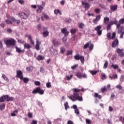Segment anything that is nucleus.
I'll return each instance as SVG.
<instances>
[{"label": "nucleus", "mask_w": 124, "mask_h": 124, "mask_svg": "<svg viewBox=\"0 0 124 124\" xmlns=\"http://www.w3.org/2000/svg\"><path fill=\"white\" fill-rule=\"evenodd\" d=\"M119 121L120 122H122V123L124 124V117H123L122 116L119 117Z\"/></svg>", "instance_id": "nucleus-43"}, {"label": "nucleus", "mask_w": 124, "mask_h": 124, "mask_svg": "<svg viewBox=\"0 0 124 124\" xmlns=\"http://www.w3.org/2000/svg\"><path fill=\"white\" fill-rule=\"evenodd\" d=\"M66 55L67 56H69V55H72V50H68Z\"/></svg>", "instance_id": "nucleus-56"}, {"label": "nucleus", "mask_w": 124, "mask_h": 124, "mask_svg": "<svg viewBox=\"0 0 124 124\" xmlns=\"http://www.w3.org/2000/svg\"><path fill=\"white\" fill-rule=\"evenodd\" d=\"M22 80H23V82L25 84H27L29 82V81H30V79L28 78H22Z\"/></svg>", "instance_id": "nucleus-26"}, {"label": "nucleus", "mask_w": 124, "mask_h": 124, "mask_svg": "<svg viewBox=\"0 0 124 124\" xmlns=\"http://www.w3.org/2000/svg\"><path fill=\"white\" fill-rule=\"evenodd\" d=\"M17 41H18V43H21V44H23V45H24V44H25L26 43V41H25L23 40L18 39Z\"/></svg>", "instance_id": "nucleus-40"}, {"label": "nucleus", "mask_w": 124, "mask_h": 124, "mask_svg": "<svg viewBox=\"0 0 124 124\" xmlns=\"http://www.w3.org/2000/svg\"><path fill=\"white\" fill-rule=\"evenodd\" d=\"M94 97H97L99 99H101L102 98V97L101 95L98 94L97 93H94Z\"/></svg>", "instance_id": "nucleus-32"}, {"label": "nucleus", "mask_w": 124, "mask_h": 124, "mask_svg": "<svg viewBox=\"0 0 124 124\" xmlns=\"http://www.w3.org/2000/svg\"><path fill=\"white\" fill-rule=\"evenodd\" d=\"M90 73L92 75H95L97 73V71H91Z\"/></svg>", "instance_id": "nucleus-52"}, {"label": "nucleus", "mask_w": 124, "mask_h": 124, "mask_svg": "<svg viewBox=\"0 0 124 124\" xmlns=\"http://www.w3.org/2000/svg\"><path fill=\"white\" fill-rule=\"evenodd\" d=\"M28 39L30 40L31 43L32 44V45H34V42L33 40H32V37H31V35H28Z\"/></svg>", "instance_id": "nucleus-23"}, {"label": "nucleus", "mask_w": 124, "mask_h": 124, "mask_svg": "<svg viewBox=\"0 0 124 124\" xmlns=\"http://www.w3.org/2000/svg\"><path fill=\"white\" fill-rule=\"evenodd\" d=\"M36 46H35V48L36 49V50H37V51L40 50V45L41 44V43L40 42H39V40H38V39L36 38Z\"/></svg>", "instance_id": "nucleus-12"}, {"label": "nucleus", "mask_w": 124, "mask_h": 124, "mask_svg": "<svg viewBox=\"0 0 124 124\" xmlns=\"http://www.w3.org/2000/svg\"><path fill=\"white\" fill-rule=\"evenodd\" d=\"M31 124H37V121H36L34 120H33L32 121V122H31Z\"/></svg>", "instance_id": "nucleus-64"}, {"label": "nucleus", "mask_w": 124, "mask_h": 124, "mask_svg": "<svg viewBox=\"0 0 124 124\" xmlns=\"http://www.w3.org/2000/svg\"><path fill=\"white\" fill-rule=\"evenodd\" d=\"M12 21L13 22H15V21H16V19H15V18L13 17H11L10 18L7 19L5 20V22L8 25H10L11 24H12Z\"/></svg>", "instance_id": "nucleus-10"}, {"label": "nucleus", "mask_w": 124, "mask_h": 124, "mask_svg": "<svg viewBox=\"0 0 124 124\" xmlns=\"http://www.w3.org/2000/svg\"><path fill=\"white\" fill-rule=\"evenodd\" d=\"M24 49H30L31 48V45H30V44H27V43H25L24 44Z\"/></svg>", "instance_id": "nucleus-18"}, {"label": "nucleus", "mask_w": 124, "mask_h": 124, "mask_svg": "<svg viewBox=\"0 0 124 124\" xmlns=\"http://www.w3.org/2000/svg\"><path fill=\"white\" fill-rule=\"evenodd\" d=\"M78 27L79 29H84V28H85V24L83 23H78Z\"/></svg>", "instance_id": "nucleus-25"}, {"label": "nucleus", "mask_w": 124, "mask_h": 124, "mask_svg": "<svg viewBox=\"0 0 124 124\" xmlns=\"http://www.w3.org/2000/svg\"><path fill=\"white\" fill-rule=\"evenodd\" d=\"M51 86V83L50 82H48L46 84V88H50Z\"/></svg>", "instance_id": "nucleus-62"}, {"label": "nucleus", "mask_w": 124, "mask_h": 124, "mask_svg": "<svg viewBox=\"0 0 124 124\" xmlns=\"http://www.w3.org/2000/svg\"><path fill=\"white\" fill-rule=\"evenodd\" d=\"M18 114V110L16 109L11 113L12 117H15Z\"/></svg>", "instance_id": "nucleus-27"}, {"label": "nucleus", "mask_w": 124, "mask_h": 124, "mask_svg": "<svg viewBox=\"0 0 124 124\" xmlns=\"http://www.w3.org/2000/svg\"><path fill=\"white\" fill-rule=\"evenodd\" d=\"M30 15L31 11L30 10H25L18 13V16L24 20H27Z\"/></svg>", "instance_id": "nucleus-2"}, {"label": "nucleus", "mask_w": 124, "mask_h": 124, "mask_svg": "<svg viewBox=\"0 0 124 124\" xmlns=\"http://www.w3.org/2000/svg\"><path fill=\"white\" fill-rule=\"evenodd\" d=\"M107 66H108V62L106 61L103 66L104 69H106V68H107Z\"/></svg>", "instance_id": "nucleus-41"}, {"label": "nucleus", "mask_w": 124, "mask_h": 124, "mask_svg": "<svg viewBox=\"0 0 124 124\" xmlns=\"http://www.w3.org/2000/svg\"><path fill=\"white\" fill-rule=\"evenodd\" d=\"M107 89L106 88V87H104L103 88H101V92H102V93H104L105 92H106Z\"/></svg>", "instance_id": "nucleus-44"}, {"label": "nucleus", "mask_w": 124, "mask_h": 124, "mask_svg": "<svg viewBox=\"0 0 124 124\" xmlns=\"http://www.w3.org/2000/svg\"><path fill=\"white\" fill-rule=\"evenodd\" d=\"M32 69H33V68L31 66H30L29 67H27L26 68V70L27 71H31V70H32Z\"/></svg>", "instance_id": "nucleus-57"}, {"label": "nucleus", "mask_w": 124, "mask_h": 124, "mask_svg": "<svg viewBox=\"0 0 124 124\" xmlns=\"http://www.w3.org/2000/svg\"><path fill=\"white\" fill-rule=\"evenodd\" d=\"M73 92H74L73 95H71L69 97V98L72 100V101H76V100H78V101H83V98L79 96V94L78 93L79 92H85V89L82 88L81 90L78 89L77 88L73 89Z\"/></svg>", "instance_id": "nucleus-1"}, {"label": "nucleus", "mask_w": 124, "mask_h": 124, "mask_svg": "<svg viewBox=\"0 0 124 124\" xmlns=\"http://www.w3.org/2000/svg\"><path fill=\"white\" fill-rule=\"evenodd\" d=\"M101 75L102 80H105L106 79V75L104 73H102Z\"/></svg>", "instance_id": "nucleus-45"}, {"label": "nucleus", "mask_w": 124, "mask_h": 124, "mask_svg": "<svg viewBox=\"0 0 124 124\" xmlns=\"http://www.w3.org/2000/svg\"><path fill=\"white\" fill-rule=\"evenodd\" d=\"M37 7L38 8V9L36 10L37 13H41V12L44 9V7H42V6L39 5H37Z\"/></svg>", "instance_id": "nucleus-15"}, {"label": "nucleus", "mask_w": 124, "mask_h": 124, "mask_svg": "<svg viewBox=\"0 0 124 124\" xmlns=\"http://www.w3.org/2000/svg\"><path fill=\"white\" fill-rule=\"evenodd\" d=\"M48 35H49V31H44L43 32V37H46L48 36Z\"/></svg>", "instance_id": "nucleus-21"}, {"label": "nucleus", "mask_w": 124, "mask_h": 124, "mask_svg": "<svg viewBox=\"0 0 124 124\" xmlns=\"http://www.w3.org/2000/svg\"><path fill=\"white\" fill-rule=\"evenodd\" d=\"M111 35H112V33L110 32H108L107 34V37L108 39H109V40H111Z\"/></svg>", "instance_id": "nucleus-31"}, {"label": "nucleus", "mask_w": 124, "mask_h": 124, "mask_svg": "<svg viewBox=\"0 0 124 124\" xmlns=\"http://www.w3.org/2000/svg\"><path fill=\"white\" fill-rule=\"evenodd\" d=\"M44 59H45L44 56L42 55H39L36 58V59L37 60V61H43Z\"/></svg>", "instance_id": "nucleus-22"}, {"label": "nucleus", "mask_w": 124, "mask_h": 124, "mask_svg": "<svg viewBox=\"0 0 124 124\" xmlns=\"http://www.w3.org/2000/svg\"><path fill=\"white\" fill-rule=\"evenodd\" d=\"M54 13L55 14H60V15H62V12L60 10H55Z\"/></svg>", "instance_id": "nucleus-37"}, {"label": "nucleus", "mask_w": 124, "mask_h": 124, "mask_svg": "<svg viewBox=\"0 0 124 124\" xmlns=\"http://www.w3.org/2000/svg\"><path fill=\"white\" fill-rule=\"evenodd\" d=\"M93 49V44H91L90 46H89V50L90 51H92V50Z\"/></svg>", "instance_id": "nucleus-55"}, {"label": "nucleus", "mask_w": 124, "mask_h": 124, "mask_svg": "<svg viewBox=\"0 0 124 124\" xmlns=\"http://www.w3.org/2000/svg\"><path fill=\"white\" fill-rule=\"evenodd\" d=\"M76 31H77V29H76V28L72 29L70 30V32L72 34H75Z\"/></svg>", "instance_id": "nucleus-29"}, {"label": "nucleus", "mask_w": 124, "mask_h": 124, "mask_svg": "<svg viewBox=\"0 0 124 124\" xmlns=\"http://www.w3.org/2000/svg\"><path fill=\"white\" fill-rule=\"evenodd\" d=\"M27 55L29 57H32V53L31 51H27Z\"/></svg>", "instance_id": "nucleus-49"}, {"label": "nucleus", "mask_w": 124, "mask_h": 124, "mask_svg": "<svg viewBox=\"0 0 124 124\" xmlns=\"http://www.w3.org/2000/svg\"><path fill=\"white\" fill-rule=\"evenodd\" d=\"M64 105L65 109L66 110H67V109L69 108V106L68 105V103L67 102H66V103H64Z\"/></svg>", "instance_id": "nucleus-38"}, {"label": "nucleus", "mask_w": 124, "mask_h": 124, "mask_svg": "<svg viewBox=\"0 0 124 124\" xmlns=\"http://www.w3.org/2000/svg\"><path fill=\"white\" fill-rule=\"evenodd\" d=\"M75 113L77 115H79V114H80V111H79V109L77 108V109H75Z\"/></svg>", "instance_id": "nucleus-53"}, {"label": "nucleus", "mask_w": 124, "mask_h": 124, "mask_svg": "<svg viewBox=\"0 0 124 124\" xmlns=\"http://www.w3.org/2000/svg\"><path fill=\"white\" fill-rule=\"evenodd\" d=\"M110 19L108 17H105L104 18V24H108V22H109Z\"/></svg>", "instance_id": "nucleus-24"}, {"label": "nucleus", "mask_w": 124, "mask_h": 124, "mask_svg": "<svg viewBox=\"0 0 124 124\" xmlns=\"http://www.w3.org/2000/svg\"><path fill=\"white\" fill-rule=\"evenodd\" d=\"M14 99L13 97H9L8 95H4L0 97V102H4V101H12Z\"/></svg>", "instance_id": "nucleus-3"}, {"label": "nucleus", "mask_w": 124, "mask_h": 124, "mask_svg": "<svg viewBox=\"0 0 124 124\" xmlns=\"http://www.w3.org/2000/svg\"><path fill=\"white\" fill-rule=\"evenodd\" d=\"M118 33H120V38H124V29L123 26H121L118 29Z\"/></svg>", "instance_id": "nucleus-9"}, {"label": "nucleus", "mask_w": 124, "mask_h": 124, "mask_svg": "<svg viewBox=\"0 0 124 124\" xmlns=\"http://www.w3.org/2000/svg\"><path fill=\"white\" fill-rule=\"evenodd\" d=\"M61 32L62 33L64 34V36H67L69 33V32L67 31V29H66V28H63L61 29Z\"/></svg>", "instance_id": "nucleus-14"}, {"label": "nucleus", "mask_w": 124, "mask_h": 124, "mask_svg": "<svg viewBox=\"0 0 124 124\" xmlns=\"http://www.w3.org/2000/svg\"><path fill=\"white\" fill-rule=\"evenodd\" d=\"M81 3L85 11L89 10V9H90V7H91V5H90V3L85 1H82Z\"/></svg>", "instance_id": "nucleus-8"}, {"label": "nucleus", "mask_w": 124, "mask_h": 124, "mask_svg": "<svg viewBox=\"0 0 124 124\" xmlns=\"http://www.w3.org/2000/svg\"><path fill=\"white\" fill-rule=\"evenodd\" d=\"M52 42L53 43V44L54 45H58V44H59V42L58 41H56L55 40H53Z\"/></svg>", "instance_id": "nucleus-51"}, {"label": "nucleus", "mask_w": 124, "mask_h": 124, "mask_svg": "<svg viewBox=\"0 0 124 124\" xmlns=\"http://www.w3.org/2000/svg\"><path fill=\"white\" fill-rule=\"evenodd\" d=\"M90 44H91V42H88L83 46V49H87L90 46Z\"/></svg>", "instance_id": "nucleus-30"}, {"label": "nucleus", "mask_w": 124, "mask_h": 124, "mask_svg": "<svg viewBox=\"0 0 124 124\" xmlns=\"http://www.w3.org/2000/svg\"><path fill=\"white\" fill-rule=\"evenodd\" d=\"M73 77V75H71L70 76H66L67 80L69 81V80H71V78Z\"/></svg>", "instance_id": "nucleus-50"}, {"label": "nucleus", "mask_w": 124, "mask_h": 124, "mask_svg": "<svg viewBox=\"0 0 124 124\" xmlns=\"http://www.w3.org/2000/svg\"><path fill=\"white\" fill-rule=\"evenodd\" d=\"M113 25V22L111 21L107 26V31H110V30H111V27H112Z\"/></svg>", "instance_id": "nucleus-16"}, {"label": "nucleus", "mask_w": 124, "mask_h": 124, "mask_svg": "<svg viewBox=\"0 0 124 124\" xmlns=\"http://www.w3.org/2000/svg\"><path fill=\"white\" fill-rule=\"evenodd\" d=\"M119 46V40L117 38L114 39L113 41L111 44L112 48H118Z\"/></svg>", "instance_id": "nucleus-7"}, {"label": "nucleus", "mask_w": 124, "mask_h": 124, "mask_svg": "<svg viewBox=\"0 0 124 124\" xmlns=\"http://www.w3.org/2000/svg\"><path fill=\"white\" fill-rule=\"evenodd\" d=\"M111 67H113L114 69H119V66L117 64H113L111 66Z\"/></svg>", "instance_id": "nucleus-34"}, {"label": "nucleus", "mask_w": 124, "mask_h": 124, "mask_svg": "<svg viewBox=\"0 0 124 124\" xmlns=\"http://www.w3.org/2000/svg\"><path fill=\"white\" fill-rule=\"evenodd\" d=\"M34 84H35L36 86H40V85H41V83H40V81H35L34 82Z\"/></svg>", "instance_id": "nucleus-46"}, {"label": "nucleus", "mask_w": 124, "mask_h": 124, "mask_svg": "<svg viewBox=\"0 0 124 124\" xmlns=\"http://www.w3.org/2000/svg\"><path fill=\"white\" fill-rule=\"evenodd\" d=\"M2 78H3V79H4V80H5V81H6V82H7V83H9V79H8V78L6 77V76H5V75L2 74Z\"/></svg>", "instance_id": "nucleus-20"}, {"label": "nucleus", "mask_w": 124, "mask_h": 124, "mask_svg": "<svg viewBox=\"0 0 124 124\" xmlns=\"http://www.w3.org/2000/svg\"><path fill=\"white\" fill-rule=\"evenodd\" d=\"M85 122L86 124H91V123H92V121H91V120L89 119H86L85 120Z\"/></svg>", "instance_id": "nucleus-47"}, {"label": "nucleus", "mask_w": 124, "mask_h": 124, "mask_svg": "<svg viewBox=\"0 0 124 124\" xmlns=\"http://www.w3.org/2000/svg\"><path fill=\"white\" fill-rule=\"evenodd\" d=\"M80 58H81V56H80L79 54H78L74 56L75 60H76L77 61H79V60H80Z\"/></svg>", "instance_id": "nucleus-35"}, {"label": "nucleus", "mask_w": 124, "mask_h": 124, "mask_svg": "<svg viewBox=\"0 0 124 124\" xmlns=\"http://www.w3.org/2000/svg\"><path fill=\"white\" fill-rule=\"evenodd\" d=\"M111 79H118V75L117 74L113 75L112 76H109Z\"/></svg>", "instance_id": "nucleus-33"}, {"label": "nucleus", "mask_w": 124, "mask_h": 124, "mask_svg": "<svg viewBox=\"0 0 124 124\" xmlns=\"http://www.w3.org/2000/svg\"><path fill=\"white\" fill-rule=\"evenodd\" d=\"M4 42L7 46H14L16 41L14 39L10 38L4 40Z\"/></svg>", "instance_id": "nucleus-4"}, {"label": "nucleus", "mask_w": 124, "mask_h": 124, "mask_svg": "<svg viewBox=\"0 0 124 124\" xmlns=\"http://www.w3.org/2000/svg\"><path fill=\"white\" fill-rule=\"evenodd\" d=\"M79 60H80L81 63H82V64H84V62H85L84 56H80Z\"/></svg>", "instance_id": "nucleus-39"}, {"label": "nucleus", "mask_w": 124, "mask_h": 124, "mask_svg": "<svg viewBox=\"0 0 124 124\" xmlns=\"http://www.w3.org/2000/svg\"><path fill=\"white\" fill-rule=\"evenodd\" d=\"M5 108V104H2L0 105V111H2V110H4Z\"/></svg>", "instance_id": "nucleus-28"}, {"label": "nucleus", "mask_w": 124, "mask_h": 124, "mask_svg": "<svg viewBox=\"0 0 124 124\" xmlns=\"http://www.w3.org/2000/svg\"><path fill=\"white\" fill-rule=\"evenodd\" d=\"M115 37H116V33L115 32H113L112 33L111 39H114Z\"/></svg>", "instance_id": "nucleus-54"}, {"label": "nucleus", "mask_w": 124, "mask_h": 124, "mask_svg": "<svg viewBox=\"0 0 124 124\" xmlns=\"http://www.w3.org/2000/svg\"><path fill=\"white\" fill-rule=\"evenodd\" d=\"M116 89H119V90H122V89H123V87H122V86H121V85H117L116 86Z\"/></svg>", "instance_id": "nucleus-60"}, {"label": "nucleus", "mask_w": 124, "mask_h": 124, "mask_svg": "<svg viewBox=\"0 0 124 124\" xmlns=\"http://www.w3.org/2000/svg\"><path fill=\"white\" fill-rule=\"evenodd\" d=\"M117 52L118 53V54H119V55L121 56V54H123V53H122L123 50H122V49H120V48H118L117 49Z\"/></svg>", "instance_id": "nucleus-42"}, {"label": "nucleus", "mask_w": 124, "mask_h": 124, "mask_svg": "<svg viewBox=\"0 0 124 124\" xmlns=\"http://www.w3.org/2000/svg\"><path fill=\"white\" fill-rule=\"evenodd\" d=\"M120 80L121 82H124V76L122 75L120 77Z\"/></svg>", "instance_id": "nucleus-59"}, {"label": "nucleus", "mask_w": 124, "mask_h": 124, "mask_svg": "<svg viewBox=\"0 0 124 124\" xmlns=\"http://www.w3.org/2000/svg\"><path fill=\"white\" fill-rule=\"evenodd\" d=\"M100 29H101V26L100 25L97 26L94 29L95 31H97L98 35H101L102 33V31L100 30Z\"/></svg>", "instance_id": "nucleus-11"}, {"label": "nucleus", "mask_w": 124, "mask_h": 124, "mask_svg": "<svg viewBox=\"0 0 124 124\" xmlns=\"http://www.w3.org/2000/svg\"><path fill=\"white\" fill-rule=\"evenodd\" d=\"M32 93H39L41 95L44 94V90L41 89L40 87H37L34 90H33V91L32 92Z\"/></svg>", "instance_id": "nucleus-5"}, {"label": "nucleus", "mask_w": 124, "mask_h": 124, "mask_svg": "<svg viewBox=\"0 0 124 124\" xmlns=\"http://www.w3.org/2000/svg\"><path fill=\"white\" fill-rule=\"evenodd\" d=\"M16 52L18 53V54H21V53H24V50H21V48H18L17 46H16Z\"/></svg>", "instance_id": "nucleus-19"}, {"label": "nucleus", "mask_w": 124, "mask_h": 124, "mask_svg": "<svg viewBox=\"0 0 124 124\" xmlns=\"http://www.w3.org/2000/svg\"><path fill=\"white\" fill-rule=\"evenodd\" d=\"M94 12L95 13H97V14H98L100 12V10L98 8H96L94 10Z\"/></svg>", "instance_id": "nucleus-58"}, {"label": "nucleus", "mask_w": 124, "mask_h": 124, "mask_svg": "<svg viewBox=\"0 0 124 124\" xmlns=\"http://www.w3.org/2000/svg\"><path fill=\"white\" fill-rule=\"evenodd\" d=\"M64 52H65V48H64V47H61V53L62 54H63V53H64Z\"/></svg>", "instance_id": "nucleus-48"}, {"label": "nucleus", "mask_w": 124, "mask_h": 124, "mask_svg": "<svg viewBox=\"0 0 124 124\" xmlns=\"http://www.w3.org/2000/svg\"><path fill=\"white\" fill-rule=\"evenodd\" d=\"M65 22L66 23H70L71 22V19L70 18H66Z\"/></svg>", "instance_id": "nucleus-61"}, {"label": "nucleus", "mask_w": 124, "mask_h": 124, "mask_svg": "<svg viewBox=\"0 0 124 124\" xmlns=\"http://www.w3.org/2000/svg\"><path fill=\"white\" fill-rule=\"evenodd\" d=\"M110 10H111V11H115V10H117V9L118 8V6L117 5H111L110 6Z\"/></svg>", "instance_id": "nucleus-17"}, {"label": "nucleus", "mask_w": 124, "mask_h": 124, "mask_svg": "<svg viewBox=\"0 0 124 124\" xmlns=\"http://www.w3.org/2000/svg\"><path fill=\"white\" fill-rule=\"evenodd\" d=\"M76 76L78 79H82V78H87V75L86 74H83L82 72H78L76 73Z\"/></svg>", "instance_id": "nucleus-6"}, {"label": "nucleus", "mask_w": 124, "mask_h": 124, "mask_svg": "<svg viewBox=\"0 0 124 124\" xmlns=\"http://www.w3.org/2000/svg\"><path fill=\"white\" fill-rule=\"evenodd\" d=\"M16 77L17 78H19L21 80L23 79V73H22V71L19 70L16 71Z\"/></svg>", "instance_id": "nucleus-13"}, {"label": "nucleus", "mask_w": 124, "mask_h": 124, "mask_svg": "<svg viewBox=\"0 0 124 124\" xmlns=\"http://www.w3.org/2000/svg\"><path fill=\"white\" fill-rule=\"evenodd\" d=\"M42 15H43L44 18H45V19H46V20H49L50 19L48 15L45 14V13H43Z\"/></svg>", "instance_id": "nucleus-36"}, {"label": "nucleus", "mask_w": 124, "mask_h": 124, "mask_svg": "<svg viewBox=\"0 0 124 124\" xmlns=\"http://www.w3.org/2000/svg\"><path fill=\"white\" fill-rule=\"evenodd\" d=\"M100 18H101V16H100V15H98L96 16L95 19H96L98 21H99V20H100Z\"/></svg>", "instance_id": "nucleus-63"}]
</instances>
